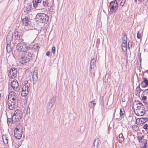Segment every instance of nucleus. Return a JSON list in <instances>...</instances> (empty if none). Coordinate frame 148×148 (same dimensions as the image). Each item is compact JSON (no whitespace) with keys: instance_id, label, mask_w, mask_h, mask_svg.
<instances>
[{"instance_id":"8","label":"nucleus","mask_w":148,"mask_h":148,"mask_svg":"<svg viewBox=\"0 0 148 148\" xmlns=\"http://www.w3.org/2000/svg\"><path fill=\"white\" fill-rule=\"evenodd\" d=\"M96 68V60L95 59L93 58L91 60L90 62V74L92 77L95 76V70Z\"/></svg>"},{"instance_id":"18","label":"nucleus","mask_w":148,"mask_h":148,"mask_svg":"<svg viewBox=\"0 0 148 148\" xmlns=\"http://www.w3.org/2000/svg\"><path fill=\"white\" fill-rule=\"evenodd\" d=\"M96 104V102L95 101L93 100L91 101L89 104V106L90 108H94Z\"/></svg>"},{"instance_id":"35","label":"nucleus","mask_w":148,"mask_h":148,"mask_svg":"<svg viewBox=\"0 0 148 148\" xmlns=\"http://www.w3.org/2000/svg\"><path fill=\"white\" fill-rule=\"evenodd\" d=\"M142 99L144 102V101H145L147 99V97H148V96L143 95V96L142 95Z\"/></svg>"},{"instance_id":"49","label":"nucleus","mask_w":148,"mask_h":148,"mask_svg":"<svg viewBox=\"0 0 148 148\" xmlns=\"http://www.w3.org/2000/svg\"><path fill=\"white\" fill-rule=\"evenodd\" d=\"M143 145V146L141 147L140 148H146V145Z\"/></svg>"},{"instance_id":"11","label":"nucleus","mask_w":148,"mask_h":148,"mask_svg":"<svg viewBox=\"0 0 148 148\" xmlns=\"http://www.w3.org/2000/svg\"><path fill=\"white\" fill-rule=\"evenodd\" d=\"M17 73V69L14 67L12 68L10 70L8 75L9 77H11L12 78H15L16 76Z\"/></svg>"},{"instance_id":"4","label":"nucleus","mask_w":148,"mask_h":148,"mask_svg":"<svg viewBox=\"0 0 148 148\" xmlns=\"http://www.w3.org/2000/svg\"><path fill=\"white\" fill-rule=\"evenodd\" d=\"M30 85L27 81H25L22 85L21 95L23 97L27 96L29 93V90Z\"/></svg>"},{"instance_id":"32","label":"nucleus","mask_w":148,"mask_h":148,"mask_svg":"<svg viewBox=\"0 0 148 148\" xmlns=\"http://www.w3.org/2000/svg\"><path fill=\"white\" fill-rule=\"evenodd\" d=\"M119 137L120 138L121 141H123L124 140V137L123 136L122 134L121 133L119 135Z\"/></svg>"},{"instance_id":"38","label":"nucleus","mask_w":148,"mask_h":148,"mask_svg":"<svg viewBox=\"0 0 148 148\" xmlns=\"http://www.w3.org/2000/svg\"><path fill=\"white\" fill-rule=\"evenodd\" d=\"M53 104L50 103L49 102L47 105V107L48 108H49V109H51L52 107L53 106Z\"/></svg>"},{"instance_id":"31","label":"nucleus","mask_w":148,"mask_h":148,"mask_svg":"<svg viewBox=\"0 0 148 148\" xmlns=\"http://www.w3.org/2000/svg\"><path fill=\"white\" fill-rule=\"evenodd\" d=\"M132 128L135 131H137L138 130L139 128L136 125H134L132 126Z\"/></svg>"},{"instance_id":"28","label":"nucleus","mask_w":148,"mask_h":148,"mask_svg":"<svg viewBox=\"0 0 148 148\" xmlns=\"http://www.w3.org/2000/svg\"><path fill=\"white\" fill-rule=\"evenodd\" d=\"M32 77L33 82L36 83L38 80V76L33 75Z\"/></svg>"},{"instance_id":"23","label":"nucleus","mask_w":148,"mask_h":148,"mask_svg":"<svg viewBox=\"0 0 148 148\" xmlns=\"http://www.w3.org/2000/svg\"><path fill=\"white\" fill-rule=\"evenodd\" d=\"M56 99V96H54L50 100L49 102L53 105Z\"/></svg>"},{"instance_id":"36","label":"nucleus","mask_w":148,"mask_h":148,"mask_svg":"<svg viewBox=\"0 0 148 148\" xmlns=\"http://www.w3.org/2000/svg\"><path fill=\"white\" fill-rule=\"evenodd\" d=\"M28 26H25V29L26 31H28L29 30L30 31V33H32L33 32L32 30L29 29V27H27Z\"/></svg>"},{"instance_id":"41","label":"nucleus","mask_w":148,"mask_h":148,"mask_svg":"<svg viewBox=\"0 0 148 148\" xmlns=\"http://www.w3.org/2000/svg\"><path fill=\"white\" fill-rule=\"evenodd\" d=\"M143 128L146 130H148V125L147 124H145L143 126Z\"/></svg>"},{"instance_id":"52","label":"nucleus","mask_w":148,"mask_h":148,"mask_svg":"<svg viewBox=\"0 0 148 148\" xmlns=\"http://www.w3.org/2000/svg\"><path fill=\"white\" fill-rule=\"evenodd\" d=\"M148 71V70H146V71H145V72H147Z\"/></svg>"},{"instance_id":"27","label":"nucleus","mask_w":148,"mask_h":148,"mask_svg":"<svg viewBox=\"0 0 148 148\" xmlns=\"http://www.w3.org/2000/svg\"><path fill=\"white\" fill-rule=\"evenodd\" d=\"M125 113L124 109L122 108L120 109V117L122 118V116Z\"/></svg>"},{"instance_id":"43","label":"nucleus","mask_w":148,"mask_h":148,"mask_svg":"<svg viewBox=\"0 0 148 148\" xmlns=\"http://www.w3.org/2000/svg\"><path fill=\"white\" fill-rule=\"evenodd\" d=\"M137 36L138 39H140L141 36V34L139 32H138L137 33Z\"/></svg>"},{"instance_id":"9","label":"nucleus","mask_w":148,"mask_h":148,"mask_svg":"<svg viewBox=\"0 0 148 148\" xmlns=\"http://www.w3.org/2000/svg\"><path fill=\"white\" fill-rule=\"evenodd\" d=\"M118 4L116 1H112L110 3L109 8L112 13L115 12L118 8Z\"/></svg>"},{"instance_id":"14","label":"nucleus","mask_w":148,"mask_h":148,"mask_svg":"<svg viewBox=\"0 0 148 148\" xmlns=\"http://www.w3.org/2000/svg\"><path fill=\"white\" fill-rule=\"evenodd\" d=\"M8 101V105L9 108L10 110H12L15 108V102L9 100Z\"/></svg>"},{"instance_id":"26","label":"nucleus","mask_w":148,"mask_h":148,"mask_svg":"<svg viewBox=\"0 0 148 148\" xmlns=\"http://www.w3.org/2000/svg\"><path fill=\"white\" fill-rule=\"evenodd\" d=\"M32 5L31 4H29L26 7L27 10L26 11V12H27V13H28V12L30 11L32 9Z\"/></svg>"},{"instance_id":"39","label":"nucleus","mask_w":148,"mask_h":148,"mask_svg":"<svg viewBox=\"0 0 148 148\" xmlns=\"http://www.w3.org/2000/svg\"><path fill=\"white\" fill-rule=\"evenodd\" d=\"M143 95L148 97V89L145 90L143 91Z\"/></svg>"},{"instance_id":"40","label":"nucleus","mask_w":148,"mask_h":148,"mask_svg":"<svg viewBox=\"0 0 148 148\" xmlns=\"http://www.w3.org/2000/svg\"><path fill=\"white\" fill-rule=\"evenodd\" d=\"M37 70H34L33 73V75L38 76V73Z\"/></svg>"},{"instance_id":"12","label":"nucleus","mask_w":148,"mask_h":148,"mask_svg":"<svg viewBox=\"0 0 148 148\" xmlns=\"http://www.w3.org/2000/svg\"><path fill=\"white\" fill-rule=\"evenodd\" d=\"M144 136L143 135H138L137 136V139L138 142L140 144L145 145H146L147 143V140L144 138Z\"/></svg>"},{"instance_id":"15","label":"nucleus","mask_w":148,"mask_h":148,"mask_svg":"<svg viewBox=\"0 0 148 148\" xmlns=\"http://www.w3.org/2000/svg\"><path fill=\"white\" fill-rule=\"evenodd\" d=\"M142 79L143 80L141 83V86L142 87H145L148 85V80L144 77H143Z\"/></svg>"},{"instance_id":"1","label":"nucleus","mask_w":148,"mask_h":148,"mask_svg":"<svg viewBox=\"0 0 148 148\" xmlns=\"http://www.w3.org/2000/svg\"><path fill=\"white\" fill-rule=\"evenodd\" d=\"M135 113L138 116H142L145 113V108L141 103L137 101L133 104Z\"/></svg>"},{"instance_id":"54","label":"nucleus","mask_w":148,"mask_h":148,"mask_svg":"<svg viewBox=\"0 0 148 148\" xmlns=\"http://www.w3.org/2000/svg\"><path fill=\"white\" fill-rule=\"evenodd\" d=\"M144 5H146V4H145L144 3Z\"/></svg>"},{"instance_id":"5","label":"nucleus","mask_w":148,"mask_h":148,"mask_svg":"<svg viewBox=\"0 0 148 148\" xmlns=\"http://www.w3.org/2000/svg\"><path fill=\"white\" fill-rule=\"evenodd\" d=\"M16 49L18 51H23L24 53L29 50L32 51L31 48L27 46L24 43H18L16 46Z\"/></svg>"},{"instance_id":"20","label":"nucleus","mask_w":148,"mask_h":148,"mask_svg":"<svg viewBox=\"0 0 148 148\" xmlns=\"http://www.w3.org/2000/svg\"><path fill=\"white\" fill-rule=\"evenodd\" d=\"M7 45L6 46L7 52L8 53H10L12 51V48L10 45V44L7 43Z\"/></svg>"},{"instance_id":"24","label":"nucleus","mask_w":148,"mask_h":148,"mask_svg":"<svg viewBox=\"0 0 148 148\" xmlns=\"http://www.w3.org/2000/svg\"><path fill=\"white\" fill-rule=\"evenodd\" d=\"M4 143L5 144H7L8 143V137L5 136H3L2 137Z\"/></svg>"},{"instance_id":"50","label":"nucleus","mask_w":148,"mask_h":148,"mask_svg":"<svg viewBox=\"0 0 148 148\" xmlns=\"http://www.w3.org/2000/svg\"><path fill=\"white\" fill-rule=\"evenodd\" d=\"M127 41H123V43H124L127 44Z\"/></svg>"},{"instance_id":"47","label":"nucleus","mask_w":148,"mask_h":148,"mask_svg":"<svg viewBox=\"0 0 148 148\" xmlns=\"http://www.w3.org/2000/svg\"><path fill=\"white\" fill-rule=\"evenodd\" d=\"M144 103H145L146 104H148V97H147V99L145 101H144Z\"/></svg>"},{"instance_id":"37","label":"nucleus","mask_w":148,"mask_h":148,"mask_svg":"<svg viewBox=\"0 0 148 148\" xmlns=\"http://www.w3.org/2000/svg\"><path fill=\"white\" fill-rule=\"evenodd\" d=\"M122 40L123 41H126L127 40V35L125 34L123 36V38H122Z\"/></svg>"},{"instance_id":"33","label":"nucleus","mask_w":148,"mask_h":148,"mask_svg":"<svg viewBox=\"0 0 148 148\" xmlns=\"http://www.w3.org/2000/svg\"><path fill=\"white\" fill-rule=\"evenodd\" d=\"M132 42L131 41H129L128 43V47L129 49L132 48Z\"/></svg>"},{"instance_id":"2","label":"nucleus","mask_w":148,"mask_h":148,"mask_svg":"<svg viewBox=\"0 0 148 148\" xmlns=\"http://www.w3.org/2000/svg\"><path fill=\"white\" fill-rule=\"evenodd\" d=\"M32 51L29 50L23 54L20 59V61L22 64L27 63L30 61L32 55Z\"/></svg>"},{"instance_id":"3","label":"nucleus","mask_w":148,"mask_h":148,"mask_svg":"<svg viewBox=\"0 0 148 148\" xmlns=\"http://www.w3.org/2000/svg\"><path fill=\"white\" fill-rule=\"evenodd\" d=\"M23 127L21 124L17 125L14 130V136L16 139H19L22 137L23 132Z\"/></svg>"},{"instance_id":"55","label":"nucleus","mask_w":148,"mask_h":148,"mask_svg":"<svg viewBox=\"0 0 148 148\" xmlns=\"http://www.w3.org/2000/svg\"><path fill=\"white\" fill-rule=\"evenodd\" d=\"M123 0H122V1H123Z\"/></svg>"},{"instance_id":"42","label":"nucleus","mask_w":148,"mask_h":148,"mask_svg":"<svg viewBox=\"0 0 148 148\" xmlns=\"http://www.w3.org/2000/svg\"><path fill=\"white\" fill-rule=\"evenodd\" d=\"M52 51L53 53L54 54L56 51V48L55 47H53L52 48Z\"/></svg>"},{"instance_id":"13","label":"nucleus","mask_w":148,"mask_h":148,"mask_svg":"<svg viewBox=\"0 0 148 148\" xmlns=\"http://www.w3.org/2000/svg\"><path fill=\"white\" fill-rule=\"evenodd\" d=\"M13 34L12 32L10 31L8 33L7 36L6 42L8 44H10L12 40Z\"/></svg>"},{"instance_id":"51","label":"nucleus","mask_w":148,"mask_h":148,"mask_svg":"<svg viewBox=\"0 0 148 148\" xmlns=\"http://www.w3.org/2000/svg\"><path fill=\"white\" fill-rule=\"evenodd\" d=\"M134 1L136 3L137 2V0H134Z\"/></svg>"},{"instance_id":"53","label":"nucleus","mask_w":148,"mask_h":148,"mask_svg":"<svg viewBox=\"0 0 148 148\" xmlns=\"http://www.w3.org/2000/svg\"><path fill=\"white\" fill-rule=\"evenodd\" d=\"M142 1V0H138V1H139V2H140V1Z\"/></svg>"},{"instance_id":"17","label":"nucleus","mask_w":148,"mask_h":148,"mask_svg":"<svg viewBox=\"0 0 148 148\" xmlns=\"http://www.w3.org/2000/svg\"><path fill=\"white\" fill-rule=\"evenodd\" d=\"M29 19L27 17H25V18L22 19V22L23 24L25 26H28L29 25Z\"/></svg>"},{"instance_id":"29","label":"nucleus","mask_w":148,"mask_h":148,"mask_svg":"<svg viewBox=\"0 0 148 148\" xmlns=\"http://www.w3.org/2000/svg\"><path fill=\"white\" fill-rule=\"evenodd\" d=\"M16 95V94L14 92H11L9 94L8 98H9L10 97H12L13 96H14Z\"/></svg>"},{"instance_id":"22","label":"nucleus","mask_w":148,"mask_h":148,"mask_svg":"<svg viewBox=\"0 0 148 148\" xmlns=\"http://www.w3.org/2000/svg\"><path fill=\"white\" fill-rule=\"evenodd\" d=\"M121 46L122 50L124 51H126L127 49V44L123 43Z\"/></svg>"},{"instance_id":"34","label":"nucleus","mask_w":148,"mask_h":148,"mask_svg":"<svg viewBox=\"0 0 148 148\" xmlns=\"http://www.w3.org/2000/svg\"><path fill=\"white\" fill-rule=\"evenodd\" d=\"M147 118H142L140 119V120L141 122L145 123L147 121Z\"/></svg>"},{"instance_id":"25","label":"nucleus","mask_w":148,"mask_h":148,"mask_svg":"<svg viewBox=\"0 0 148 148\" xmlns=\"http://www.w3.org/2000/svg\"><path fill=\"white\" fill-rule=\"evenodd\" d=\"M43 6L42 7V8H43L44 7H47L48 6V3L47 1V0H45L43 1L42 2Z\"/></svg>"},{"instance_id":"46","label":"nucleus","mask_w":148,"mask_h":148,"mask_svg":"<svg viewBox=\"0 0 148 148\" xmlns=\"http://www.w3.org/2000/svg\"><path fill=\"white\" fill-rule=\"evenodd\" d=\"M125 3V1L124 0H123V1H122L120 3V5L121 6H123L124 5Z\"/></svg>"},{"instance_id":"45","label":"nucleus","mask_w":148,"mask_h":148,"mask_svg":"<svg viewBox=\"0 0 148 148\" xmlns=\"http://www.w3.org/2000/svg\"><path fill=\"white\" fill-rule=\"evenodd\" d=\"M141 89L140 87H137L136 88V91H137L138 92L140 93V92Z\"/></svg>"},{"instance_id":"19","label":"nucleus","mask_w":148,"mask_h":148,"mask_svg":"<svg viewBox=\"0 0 148 148\" xmlns=\"http://www.w3.org/2000/svg\"><path fill=\"white\" fill-rule=\"evenodd\" d=\"M100 144V142L99 138H97L96 139H95L93 143L94 146H95V144H96L97 146H98Z\"/></svg>"},{"instance_id":"10","label":"nucleus","mask_w":148,"mask_h":148,"mask_svg":"<svg viewBox=\"0 0 148 148\" xmlns=\"http://www.w3.org/2000/svg\"><path fill=\"white\" fill-rule=\"evenodd\" d=\"M10 85L13 90L16 92H18L20 89L21 87L19 83L16 79H14L11 82Z\"/></svg>"},{"instance_id":"21","label":"nucleus","mask_w":148,"mask_h":148,"mask_svg":"<svg viewBox=\"0 0 148 148\" xmlns=\"http://www.w3.org/2000/svg\"><path fill=\"white\" fill-rule=\"evenodd\" d=\"M16 95L14 96H13L12 97H10L9 98H8V100H11V101H12L16 102Z\"/></svg>"},{"instance_id":"7","label":"nucleus","mask_w":148,"mask_h":148,"mask_svg":"<svg viewBox=\"0 0 148 148\" xmlns=\"http://www.w3.org/2000/svg\"><path fill=\"white\" fill-rule=\"evenodd\" d=\"M23 115V112L20 110L17 109L15 111L12 118V121L17 122L21 119Z\"/></svg>"},{"instance_id":"30","label":"nucleus","mask_w":148,"mask_h":148,"mask_svg":"<svg viewBox=\"0 0 148 148\" xmlns=\"http://www.w3.org/2000/svg\"><path fill=\"white\" fill-rule=\"evenodd\" d=\"M39 48V47L38 45L36 44L33 47V49L35 50H36L37 51H38Z\"/></svg>"},{"instance_id":"16","label":"nucleus","mask_w":148,"mask_h":148,"mask_svg":"<svg viewBox=\"0 0 148 148\" xmlns=\"http://www.w3.org/2000/svg\"><path fill=\"white\" fill-rule=\"evenodd\" d=\"M42 0H33V6L34 7L36 8L38 5L41 3Z\"/></svg>"},{"instance_id":"6","label":"nucleus","mask_w":148,"mask_h":148,"mask_svg":"<svg viewBox=\"0 0 148 148\" xmlns=\"http://www.w3.org/2000/svg\"><path fill=\"white\" fill-rule=\"evenodd\" d=\"M36 17L41 23H47L49 19V16L44 13H38Z\"/></svg>"},{"instance_id":"48","label":"nucleus","mask_w":148,"mask_h":148,"mask_svg":"<svg viewBox=\"0 0 148 148\" xmlns=\"http://www.w3.org/2000/svg\"><path fill=\"white\" fill-rule=\"evenodd\" d=\"M46 55L48 56H49L50 55V52L49 51H47L46 53Z\"/></svg>"},{"instance_id":"44","label":"nucleus","mask_w":148,"mask_h":148,"mask_svg":"<svg viewBox=\"0 0 148 148\" xmlns=\"http://www.w3.org/2000/svg\"><path fill=\"white\" fill-rule=\"evenodd\" d=\"M18 32L17 31H15L14 32V36L16 38L18 37Z\"/></svg>"}]
</instances>
